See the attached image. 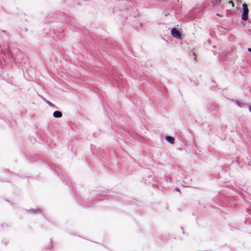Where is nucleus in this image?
<instances>
[{"instance_id":"obj_7","label":"nucleus","mask_w":251,"mask_h":251,"mask_svg":"<svg viewBox=\"0 0 251 251\" xmlns=\"http://www.w3.org/2000/svg\"><path fill=\"white\" fill-rule=\"evenodd\" d=\"M249 110H250V111L251 112V106H250V107H249Z\"/></svg>"},{"instance_id":"obj_2","label":"nucleus","mask_w":251,"mask_h":251,"mask_svg":"<svg viewBox=\"0 0 251 251\" xmlns=\"http://www.w3.org/2000/svg\"><path fill=\"white\" fill-rule=\"evenodd\" d=\"M171 34L173 37L179 39H181V35L179 32L176 28H172L171 31Z\"/></svg>"},{"instance_id":"obj_4","label":"nucleus","mask_w":251,"mask_h":251,"mask_svg":"<svg viewBox=\"0 0 251 251\" xmlns=\"http://www.w3.org/2000/svg\"><path fill=\"white\" fill-rule=\"evenodd\" d=\"M165 138H166V140H167V141L169 143H170L172 144H174L175 139L173 137L170 136H167Z\"/></svg>"},{"instance_id":"obj_1","label":"nucleus","mask_w":251,"mask_h":251,"mask_svg":"<svg viewBox=\"0 0 251 251\" xmlns=\"http://www.w3.org/2000/svg\"><path fill=\"white\" fill-rule=\"evenodd\" d=\"M243 12L242 15V19L244 21H246L248 19V14L249 13V9L247 5L245 3L243 4Z\"/></svg>"},{"instance_id":"obj_5","label":"nucleus","mask_w":251,"mask_h":251,"mask_svg":"<svg viewBox=\"0 0 251 251\" xmlns=\"http://www.w3.org/2000/svg\"><path fill=\"white\" fill-rule=\"evenodd\" d=\"M228 3H229V4H230L232 5V7H234V3H233V2L232 1H229L228 2Z\"/></svg>"},{"instance_id":"obj_3","label":"nucleus","mask_w":251,"mask_h":251,"mask_svg":"<svg viewBox=\"0 0 251 251\" xmlns=\"http://www.w3.org/2000/svg\"><path fill=\"white\" fill-rule=\"evenodd\" d=\"M53 116L54 118H59L62 116V114L61 112L59 111H55L53 112Z\"/></svg>"},{"instance_id":"obj_6","label":"nucleus","mask_w":251,"mask_h":251,"mask_svg":"<svg viewBox=\"0 0 251 251\" xmlns=\"http://www.w3.org/2000/svg\"><path fill=\"white\" fill-rule=\"evenodd\" d=\"M248 51H251V48H249V49H248Z\"/></svg>"}]
</instances>
